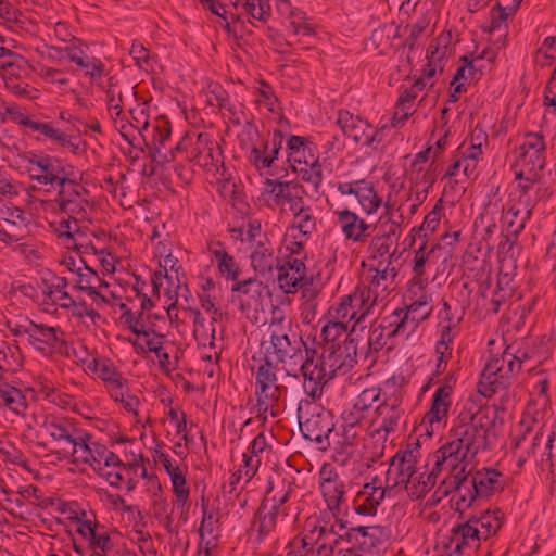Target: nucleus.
<instances>
[{"mask_svg": "<svg viewBox=\"0 0 556 556\" xmlns=\"http://www.w3.org/2000/svg\"><path fill=\"white\" fill-rule=\"evenodd\" d=\"M382 393H383V383L378 388H369L365 389L355 400L354 403V410L357 413H363L369 407L372 406L374 403L378 401H382Z\"/></svg>", "mask_w": 556, "mask_h": 556, "instance_id": "62", "label": "nucleus"}, {"mask_svg": "<svg viewBox=\"0 0 556 556\" xmlns=\"http://www.w3.org/2000/svg\"><path fill=\"white\" fill-rule=\"evenodd\" d=\"M30 129L39 132L45 138L50 139L62 148H71L74 153H77L78 146L72 142L71 137L58 128H54L50 123L33 122Z\"/></svg>", "mask_w": 556, "mask_h": 556, "instance_id": "54", "label": "nucleus"}, {"mask_svg": "<svg viewBox=\"0 0 556 556\" xmlns=\"http://www.w3.org/2000/svg\"><path fill=\"white\" fill-rule=\"evenodd\" d=\"M482 141H486V136L479 131L477 135H471L469 142L464 141L456 153L463 157L464 163V178L470 179L475 176L477 169V162L482 155Z\"/></svg>", "mask_w": 556, "mask_h": 556, "instance_id": "40", "label": "nucleus"}, {"mask_svg": "<svg viewBox=\"0 0 556 556\" xmlns=\"http://www.w3.org/2000/svg\"><path fill=\"white\" fill-rule=\"evenodd\" d=\"M544 191L545 190L542 188H536L534 194L513 191L510 193L509 204L520 210L521 215H525L527 213L531 216L532 211L535 207L536 202L539 200L540 193Z\"/></svg>", "mask_w": 556, "mask_h": 556, "instance_id": "58", "label": "nucleus"}, {"mask_svg": "<svg viewBox=\"0 0 556 556\" xmlns=\"http://www.w3.org/2000/svg\"><path fill=\"white\" fill-rule=\"evenodd\" d=\"M333 318L341 319L348 323V325L353 321L350 331L351 336L356 332L357 327L372 312V308L367 306L366 300L355 289L354 292L342 298L339 305L333 308Z\"/></svg>", "mask_w": 556, "mask_h": 556, "instance_id": "22", "label": "nucleus"}, {"mask_svg": "<svg viewBox=\"0 0 556 556\" xmlns=\"http://www.w3.org/2000/svg\"><path fill=\"white\" fill-rule=\"evenodd\" d=\"M0 241L18 242L29 235L30 215L18 207H7L1 211Z\"/></svg>", "mask_w": 556, "mask_h": 556, "instance_id": "17", "label": "nucleus"}, {"mask_svg": "<svg viewBox=\"0 0 556 556\" xmlns=\"http://www.w3.org/2000/svg\"><path fill=\"white\" fill-rule=\"evenodd\" d=\"M396 275V269L389 267V264L382 267L371 265L357 285L356 291L366 300L367 306L374 309L390 294Z\"/></svg>", "mask_w": 556, "mask_h": 556, "instance_id": "11", "label": "nucleus"}, {"mask_svg": "<svg viewBox=\"0 0 556 556\" xmlns=\"http://www.w3.org/2000/svg\"><path fill=\"white\" fill-rule=\"evenodd\" d=\"M521 1L522 0H517L516 3L510 8L509 12H507V8L502 7L500 2H497L496 5L492 8L490 12V23L482 28L489 34H495L496 31L500 33L498 38L494 40L497 49L504 48L506 46L507 26L505 23L509 15L514 14L518 10Z\"/></svg>", "mask_w": 556, "mask_h": 556, "instance_id": "41", "label": "nucleus"}, {"mask_svg": "<svg viewBox=\"0 0 556 556\" xmlns=\"http://www.w3.org/2000/svg\"><path fill=\"white\" fill-rule=\"evenodd\" d=\"M176 150H187L190 162L213 175L218 174L224 165L223 151L218 142L206 132L199 134L193 142L190 139H182L176 146Z\"/></svg>", "mask_w": 556, "mask_h": 556, "instance_id": "9", "label": "nucleus"}, {"mask_svg": "<svg viewBox=\"0 0 556 556\" xmlns=\"http://www.w3.org/2000/svg\"><path fill=\"white\" fill-rule=\"evenodd\" d=\"M257 361V357H253ZM255 376V396H256V417L266 421L268 414L273 418L279 415V401L281 396V387L278 386L276 368L267 354L258 358V365L254 371Z\"/></svg>", "mask_w": 556, "mask_h": 556, "instance_id": "4", "label": "nucleus"}, {"mask_svg": "<svg viewBox=\"0 0 556 556\" xmlns=\"http://www.w3.org/2000/svg\"><path fill=\"white\" fill-rule=\"evenodd\" d=\"M305 343L292 327H275L270 333V348L280 363L294 359L302 354Z\"/></svg>", "mask_w": 556, "mask_h": 556, "instance_id": "20", "label": "nucleus"}, {"mask_svg": "<svg viewBox=\"0 0 556 556\" xmlns=\"http://www.w3.org/2000/svg\"><path fill=\"white\" fill-rule=\"evenodd\" d=\"M379 229V233L370 237L367 249L368 258L378 261L377 266L382 267L384 264H389V267H392L397 241L402 233L401 224L399 222L380 223Z\"/></svg>", "mask_w": 556, "mask_h": 556, "instance_id": "13", "label": "nucleus"}, {"mask_svg": "<svg viewBox=\"0 0 556 556\" xmlns=\"http://www.w3.org/2000/svg\"><path fill=\"white\" fill-rule=\"evenodd\" d=\"M433 468L438 473L443 471L447 472V476L443 479L442 483L445 485V493L451 491H457L459 494V502L466 503V495L463 494V490H468V475L467 470L469 462L475 458L469 452L456 444V442H448L442 445L434 454Z\"/></svg>", "mask_w": 556, "mask_h": 556, "instance_id": "2", "label": "nucleus"}, {"mask_svg": "<svg viewBox=\"0 0 556 556\" xmlns=\"http://www.w3.org/2000/svg\"><path fill=\"white\" fill-rule=\"evenodd\" d=\"M349 331L348 323L341 319L327 321L321 328L320 337L327 343H333Z\"/></svg>", "mask_w": 556, "mask_h": 556, "instance_id": "61", "label": "nucleus"}, {"mask_svg": "<svg viewBox=\"0 0 556 556\" xmlns=\"http://www.w3.org/2000/svg\"><path fill=\"white\" fill-rule=\"evenodd\" d=\"M291 213L293 214V227L308 238L317 227V217L314 210L309 205H305L303 200Z\"/></svg>", "mask_w": 556, "mask_h": 556, "instance_id": "50", "label": "nucleus"}, {"mask_svg": "<svg viewBox=\"0 0 556 556\" xmlns=\"http://www.w3.org/2000/svg\"><path fill=\"white\" fill-rule=\"evenodd\" d=\"M520 427L522 433L517 438L515 447L526 451L528 457L535 455L543 439V426L536 419L523 417Z\"/></svg>", "mask_w": 556, "mask_h": 556, "instance_id": "39", "label": "nucleus"}, {"mask_svg": "<svg viewBox=\"0 0 556 556\" xmlns=\"http://www.w3.org/2000/svg\"><path fill=\"white\" fill-rule=\"evenodd\" d=\"M301 372L304 378V391L313 400L320 397L324 387L332 380L326 365L321 363L320 354L315 350L306 349V357L301 365Z\"/></svg>", "mask_w": 556, "mask_h": 556, "instance_id": "15", "label": "nucleus"}, {"mask_svg": "<svg viewBox=\"0 0 556 556\" xmlns=\"http://www.w3.org/2000/svg\"><path fill=\"white\" fill-rule=\"evenodd\" d=\"M83 263L84 267H78L76 270L77 279L74 288L86 292L98 305L108 304L109 300L102 291L109 288V283L96 270L87 266L84 261Z\"/></svg>", "mask_w": 556, "mask_h": 556, "instance_id": "30", "label": "nucleus"}, {"mask_svg": "<svg viewBox=\"0 0 556 556\" xmlns=\"http://www.w3.org/2000/svg\"><path fill=\"white\" fill-rule=\"evenodd\" d=\"M337 225L346 241L365 244L371 237L375 227L349 208L336 210Z\"/></svg>", "mask_w": 556, "mask_h": 556, "instance_id": "19", "label": "nucleus"}, {"mask_svg": "<svg viewBox=\"0 0 556 556\" xmlns=\"http://www.w3.org/2000/svg\"><path fill=\"white\" fill-rule=\"evenodd\" d=\"M39 426L51 438L62 457L64 450L70 448L83 431L74 418L54 414L43 416Z\"/></svg>", "mask_w": 556, "mask_h": 556, "instance_id": "14", "label": "nucleus"}, {"mask_svg": "<svg viewBox=\"0 0 556 556\" xmlns=\"http://www.w3.org/2000/svg\"><path fill=\"white\" fill-rule=\"evenodd\" d=\"M337 123L346 137L362 146H370L374 137H371V125L367 121L348 111H340Z\"/></svg>", "mask_w": 556, "mask_h": 556, "instance_id": "34", "label": "nucleus"}, {"mask_svg": "<svg viewBox=\"0 0 556 556\" xmlns=\"http://www.w3.org/2000/svg\"><path fill=\"white\" fill-rule=\"evenodd\" d=\"M251 253L252 267L262 275L271 273L276 257L274 256V248L269 241L257 240Z\"/></svg>", "mask_w": 556, "mask_h": 556, "instance_id": "49", "label": "nucleus"}, {"mask_svg": "<svg viewBox=\"0 0 556 556\" xmlns=\"http://www.w3.org/2000/svg\"><path fill=\"white\" fill-rule=\"evenodd\" d=\"M241 4L244 11L253 18L266 21L270 14V5L268 0H237V4Z\"/></svg>", "mask_w": 556, "mask_h": 556, "instance_id": "59", "label": "nucleus"}, {"mask_svg": "<svg viewBox=\"0 0 556 556\" xmlns=\"http://www.w3.org/2000/svg\"><path fill=\"white\" fill-rule=\"evenodd\" d=\"M111 397L123 405V407L134 415H138V407L140 401L137 396L130 394L128 386L124 384L122 388L116 389L110 393Z\"/></svg>", "mask_w": 556, "mask_h": 556, "instance_id": "64", "label": "nucleus"}, {"mask_svg": "<svg viewBox=\"0 0 556 556\" xmlns=\"http://www.w3.org/2000/svg\"><path fill=\"white\" fill-rule=\"evenodd\" d=\"M530 217L527 213L521 215L520 210L509 204L506 212L503 213L502 220L508 233L518 236L525 229L526 223Z\"/></svg>", "mask_w": 556, "mask_h": 556, "instance_id": "56", "label": "nucleus"}, {"mask_svg": "<svg viewBox=\"0 0 556 556\" xmlns=\"http://www.w3.org/2000/svg\"><path fill=\"white\" fill-rule=\"evenodd\" d=\"M78 180L79 176L74 169L71 173V176H66L58 185L59 192L55 201L59 208H62L74 201H81V198L87 197L88 191L78 182Z\"/></svg>", "mask_w": 556, "mask_h": 556, "instance_id": "45", "label": "nucleus"}, {"mask_svg": "<svg viewBox=\"0 0 556 556\" xmlns=\"http://www.w3.org/2000/svg\"><path fill=\"white\" fill-rule=\"evenodd\" d=\"M292 489L288 484L271 497L266 496L257 508L253 528L256 540L262 542L275 533L277 528L286 521H295L299 517V508L290 503Z\"/></svg>", "mask_w": 556, "mask_h": 556, "instance_id": "3", "label": "nucleus"}, {"mask_svg": "<svg viewBox=\"0 0 556 556\" xmlns=\"http://www.w3.org/2000/svg\"><path fill=\"white\" fill-rule=\"evenodd\" d=\"M455 383V377L448 375L444 378L443 383L435 390L432 396L431 407L422 420V425L428 424L431 431L434 430V426L439 427L441 421L446 419L452 405V394Z\"/></svg>", "mask_w": 556, "mask_h": 556, "instance_id": "21", "label": "nucleus"}, {"mask_svg": "<svg viewBox=\"0 0 556 556\" xmlns=\"http://www.w3.org/2000/svg\"><path fill=\"white\" fill-rule=\"evenodd\" d=\"M343 530L345 522L337 519L329 528L315 526L309 531V551L308 556H334V549L339 545L343 535L339 534L336 528Z\"/></svg>", "mask_w": 556, "mask_h": 556, "instance_id": "18", "label": "nucleus"}, {"mask_svg": "<svg viewBox=\"0 0 556 556\" xmlns=\"http://www.w3.org/2000/svg\"><path fill=\"white\" fill-rule=\"evenodd\" d=\"M492 427L489 416L481 410L463 412L453 428V442L476 456L489 448L488 434Z\"/></svg>", "mask_w": 556, "mask_h": 556, "instance_id": "5", "label": "nucleus"}, {"mask_svg": "<svg viewBox=\"0 0 556 556\" xmlns=\"http://www.w3.org/2000/svg\"><path fill=\"white\" fill-rule=\"evenodd\" d=\"M0 405L12 413L24 416L28 404L26 395L0 377Z\"/></svg>", "mask_w": 556, "mask_h": 556, "instance_id": "46", "label": "nucleus"}, {"mask_svg": "<svg viewBox=\"0 0 556 556\" xmlns=\"http://www.w3.org/2000/svg\"><path fill=\"white\" fill-rule=\"evenodd\" d=\"M293 170L296 172L302 181L311 184L314 191L318 192L323 182V168L318 161H313L308 164L307 161H304V165L300 168L295 167L293 164L291 165Z\"/></svg>", "mask_w": 556, "mask_h": 556, "instance_id": "55", "label": "nucleus"}, {"mask_svg": "<svg viewBox=\"0 0 556 556\" xmlns=\"http://www.w3.org/2000/svg\"><path fill=\"white\" fill-rule=\"evenodd\" d=\"M300 428L309 441L316 442L321 450L331 444V434L334 429L333 416L314 402H301L298 408Z\"/></svg>", "mask_w": 556, "mask_h": 556, "instance_id": "7", "label": "nucleus"}, {"mask_svg": "<svg viewBox=\"0 0 556 556\" xmlns=\"http://www.w3.org/2000/svg\"><path fill=\"white\" fill-rule=\"evenodd\" d=\"M390 530L383 526H358L351 528L345 536L355 542L363 552L379 551L390 539Z\"/></svg>", "mask_w": 556, "mask_h": 556, "instance_id": "29", "label": "nucleus"}, {"mask_svg": "<svg viewBox=\"0 0 556 556\" xmlns=\"http://www.w3.org/2000/svg\"><path fill=\"white\" fill-rule=\"evenodd\" d=\"M416 456L410 450L403 453H396L390 463V467L386 476V485L389 491L404 486L409 483L413 476L416 473Z\"/></svg>", "mask_w": 556, "mask_h": 556, "instance_id": "26", "label": "nucleus"}, {"mask_svg": "<svg viewBox=\"0 0 556 556\" xmlns=\"http://www.w3.org/2000/svg\"><path fill=\"white\" fill-rule=\"evenodd\" d=\"M338 191L342 195H355L363 211L367 215L377 213L382 206L383 199L375 189L374 185L366 180H355L351 182H340Z\"/></svg>", "mask_w": 556, "mask_h": 556, "instance_id": "28", "label": "nucleus"}, {"mask_svg": "<svg viewBox=\"0 0 556 556\" xmlns=\"http://www.w3.org/2000/svg\"><path fill=\"white\" fill-rule=\"evenodd\" d=\"M78 223L74 219L61 220L56 228L59 236L72 240L73 245L77 249L83 247V243H78V240L85 236V231L78 226Z\"/></svg>", "mask_w": 556, "mask_h": 556, "instance_id": "63", "label": "nucleus"}, {"mask_svg": "<svg viewBox=\"0 0 556 556\" xmlns=\"http://www.w3.org/2000/svg\"><path fill=\"white\" fill-rule=\"evenodd\" d=\"M36 286L42 287L43 304L59 305L63 309L75 306L74 298L67 292L68 280L64 277H53V280L41 277Z\"/></svg>", "mask_w": 556, "mask_h": 556, "instance_id": "31", "label": "nucleus"}, {"mask_svg": "<svg viewBox=\"0 0 556 556\" xmlns=\"http://www.w3.org/2000/svg\"><path fill=\"white\" fill-rule=\"evenodd\" d=\"M377 478L371 483H365L354 497L353 505L357 515L374 516L378 506L382 503L389 489L376 485Z\"/></svg>", "mask_w": 556, "mask_h": 556, "instance_id": "33", "label": "nucleus"}, {"mask_svg": "<svg viewBox=\"0 0 556 556\" xmlns=\"http://www.w3.org/2000/svg\"><path fill=\"white\" fill-rule=\"evenodd\" d=\"M402 402L403 391L397 384L396 378L387 379L383 382L382 401L376 407L375 417L371 420L375 433L383 432V438L387 439L390 433L397 430L404 415Z\"/></svg>", "mask_w": 556, "mask_h": 556, "instance_id": "6", "label": "nucleus"}, {"mask_svg": "<svg viewBox=\"0 0 556 556\" xmlns=\"http://www.w3.org/2000/svg\"><path fill=\"white\" fill-rule=\"evenodd\" d=\"M231 290L238 293L242 307L255 311L262 306L264 299L270 294L267 286L253 278L236 282Z\"/></svg>", "mask_w": 556, "mask_h": 556, "instance_id": "36", "label": "nucleus"}, {"mask_svg": "<svg viewBox=\"0 0 556 556\" xmlns=\"http://www.w3.org/2000/svg\"><path fill=\"white\" fill-rule=\"evenodd\" d=\"M320 491L336 520L342 509L344 503L345 485L339 478V475L332 469L324 466L320 470Z\"/></svg>", "mask_w": 556, "mask_h": 556, "instance_id": "27", "label": "nucleus"}, {"mask_svg": "<svg viewBox=\"0 0 556 556\" xmlns=\"http://www.w3.org/2000/svg\"><path fill=\"white\" fill-rule=\"evenodd\" d=\"M265 193L274 205L281 208L288 205L291 212L301 204L305 191L302 185L294 181L266 179Z\"/></svg>", "mask_w": 556, "mask_h": 556, "instance_id": "25", "label": "nucleus"}, {"mask_svg": "<svg viewBox=\"0 0 556 556\" xmlns=\"http://www.w3.org/2000/svg\"><path fill=\"white\" fill-rule=\"evenodd\" d=\"M282 141L281 131H275L270 141H262L260 146H253L249 156L250 162L258 170L269 168L278 157Z\"/></svg>", "mask_w": 556, "mask_h": 556, "instance_id": "37", "label": "nucleus"}, {"mask_svg": "<svg viewBox=\"0 0 556 556\" xmlns=\"http://www.w3.org/2000/svg\"><path fill=\"white\" fill-rule=\"evenodd\" d=\"M74 441L70 448L64 450L63 458H72V463L75 465H89L94 460L92 457L93 446L97 442L92 440V435L87 431L83 430Z\"/></svg>", "mask_w": 556, "mask_h": 556, "instance_id": "44", "label": "nucleus"}, {"mask_svg": "<svg viewBox=\"0 0 556 556\" xmlns=\"http://www.w3.org/2000/svg\"><path fill=\"white\" fill-rule=\"evenodd\" d=\"M439 473L433 467L428 473H415L409 483L406 484L405 491L409 497L418 500L435 485Z\"/></svg>", "mask_w": 556, "mask_h": 556, "instance_id": "51", "label": "nucleus"}, {"mask_svg": "<svg viewBox=\"0 0 556 556\" xmlns=\"http://www.w3.org/2000/svg\"><path fill=\"white\" fill-rule=\"evenodd\" d=\"M395 337H409L399 323L397 316L391 314L382 318L379 323H372L368 331V353L381 351L388 344V341Z\"/></svg>", "mask_w": 556, "mask_h": 556, "instance_id": "23", "label": "nucleus"}, {"mask_svg": "<svg viewBox=\"0 0 556 556\" xmlns=\"http://www.w3.org/2000/svg\"><path fill=\"white\" fill-rule=\"evenodd\" d=\"M448 43L447 37H439L435 42H432L427 50L428 63L422 71V77L429 83V87L434 85L433 78L438 74H442L444 64L443 59L446 53Z\"/></svg>", "mask_w": 556, "mask_h": 556, "instance_id": "42", "label": "nucleus"}, {"mask_svg": "<svg viewBox=\"0 0 556 556\" xmlns=\"http://www.w3.org/2000/svg\"><path fill=\"white\" fill-rule=\"evenodd\" d=\"M64 336L60 327L34 323L29 331V343L40 351L46 349L61 351L66 346Z\"/></svg>", "mask_w": 556, "mask_h": 556, "instance_id": "35", "label": "nucleus"}, {"mask_svg": "<svg viewBox=\"0 0 556 556\" xmlns=\"http://www.w3.org/2000/svg\"><path fill=\"white\" fill-rule=\"evenodd\" d=\"M356 344L354 339L345 341L343 346L331 345L324 348L320 356L321 363L326 365L331 379L337 376L346 375L356 364Z\"/></svg>", "mask_w": 556, "mask_h": 556, "instance_id": "16", "label": "nucleus"}, {"mask_svg": "<svg viewBox=\"0 0 556 556\" xmlns=\"http://www.w3.org/2000/svg\"><path fill=\"white\" fill-rule=\"evenodd\" d=\"M278 281L285 293H295L299 289L311 285L305 264L299 258H290L279 268Z\"/></svg>", "mask_w": 556, "mask_h": 556, "instance_id": "32", "label": "nucleus"}, {"mask_svg": "<svg viewBox=\"0 0 556 556\" xmlns=\"http://www.w3.org/2000/svg\"><path fill=\"white\" fill-rule=\"evenodd\" d=\"M270 446L267 444L264 433H258L251 442L248 452L243 454V468L245 481L249 482L256 473L262 457L268 453Z\"/></svg>", "mask_w": 556, "mask_h": 556, "instance_id": "43", "label": "nucleus"}, {"mask_svg": "<svg viewBox=\"0 0 556 556\" xmlns=\"http://www.w3.org/2000/svg\"><path fill=\"white\" fill-rule=\"evenodd\" d=\"M502 473L495 469L483 468L468 476V490H463V494L469 495V502L465 506H470L477 496H490L504 489L501 480Z\"/></svg>", "mask_w": 556, "mask_h": 556, "instance_id": "24", "label": "nucleus"}, {"mask_svg": "<svg viewBox=\"0 0 556 556\" xmlns=\"http://www.w3.org/2000/svg\"><path fill=\"white\" fill-rule=\"evenodd\" d=\"M203 507V518L199 529L202 540H206L207 545L215 546L220 536V519L222 513L219 509L208 508L206 505Z\"/></svg>", "mask_w": 556, "mask_h": 556, "instance_id": "47", "label": "nucleus"}, {"mask_svg": "<svg viewBox=\"0 0 556 556\" xmlns=\"http://www.w3.org/2000/svg\"><path fill=\"white\" fill-rule=\"evenodd\" d=\"M92 369L105 383L109 393L127 384V379L123 377L122 372L108 358L94 359Z\"/></svg>", "mask_w": 556, "mask_h": 556, "instance_id": "48", "label": "nucleus"}, {"mask_svg": "<svg viewBox=\"0 0 556 556\" xmlns=\"http://www.w3.org/2000/svg\"><path fill=\"white\" fill-rule=\"evenodd\" d=\"M106 105L111 117H119L123 121V108L125 104V94L123 87L115 81L114 77H110L105 87Z\"/></svg>", "mask_w": 556, "mask_h": 556, "instance_id": "53", "label": "nucleus"}, {"mask_svg": "<svg viewBox=\"0 0 556 556\" xmlns=\"http://www.w3.org/2000/svg\"><path fill=\"white\" fill-rule=\"evenodd\" d=\"M502 519L500 509L471 515L466 521L452 528L447 547L456 554H463L466 549L476 551L482 541L498 532L503 526Z\"/></svg>", "mask_w": 556, "mask_h": 556, "instance_id": "1", "label": "nucleus"}, {"mask_svg": "<svg viewBox=\"0 0 556 556\" xmlns=\"http://www.w3.org/2000/svg\"><path fill=\"white\" fill-rule=\"evenodd\" d=\"M514 163L511 168L519 172V176L528 175L534 177L535 174L542 175L545 167V153L536 151H527L515 149L513 151Z\"/></svg>", "mask_w": 556, "mask_h": 556, "instance_id": "38", "label": "nucleus"}, {"mask_svg": "<svg viewBox=\"0 0 556 556\" xmlns=\"http://www.w3.org/2000/svg\"><path fill=\"white\" fill-rule=\"evenodd\" d=\"M25 161L27 163L25 168L30 179L40 185H59L74 170L71 164L49 155L30 153L25 156Z\"/></svg>", "mask_w": 556, "mask_h": 556, "instance_id": "12", "label": "nucleus"}, {"mask_svg": "<svg viewBox=\"0 0 556 556\" xmlns=\"http://www.w3.org/2000/svg\"><path fill=\"white\" fill-rule=\"evenodd\" d=\"M465 65L460 66L452 81V85L459 81V80H478L483 75V71L486 70V66L484 64H479V60L469 59V56L464 55L462 58Z\"/></svg>", "mask_w": 556, "mask_h": 556, "instance_id": "57", "label": "nucleus"}, {"mask_svg": "<svg viewBox=\"0 0 556 556\" xmlns=\"http://www.w3.org/2000/svg\"><path fill=\"white\" fill-rule=\"evenodd\" d=\"M432 253L433 249L428 251L426 244L421 245L415 251L413 260L414 276L409 281V286H429V277L426 273V265L429 263V258Z\"/></svg>", "mask_w": 556, "mask_h": 556, "instance_id": "52", "label": "nucleus"}, {"mask_svg": "<svg viewBox=\"0 0 556 556\" xmlns=\"http://www.w3.org/2000/svg\"><path fill=\"white\" fill-rule=\"evenodd\" d=\"M428 286H408L405 308L395 309L392 314L397 316L402 328L409 336L418 328L420 323L427 320L432 313V295Z\"/></svg>", "mask_w": 556, "mask_h": 556, "instance_id": "10", "label": "nucleus"}, {"mask_svg": "<svg viewBox=\"0 0 556 556\" xmlns=\"http://www.w3.org/2000/svg\"><path fill=\"white\" fill-rule=\"evenodd\" d=\"M521 370V357L505 351L501 358H492L485 365L480 381L478 392L484 397H492L501 390L509 386V377Z\"/></svg>", "mask_w": 556, "mask_h": 556, "instance_id": "8", "label": "nucleus"}, {"mask_svg": "<svg viewBox=\"0 0 556 556\" xmlns=\"http://www.w3.org/2000/svg\"><path fill=\"white\" fill-rule=\"evenodd\" d=\"M91 210L92 206L89 204L87 197L81 198V201H74L60 208L61 212L66 213L70 216V219H74L76 222H89V211Z\"/></svg>", "mask_w": 556, "mask_h": 556, "instance_id": "60", "label": "nucleus"}]
</instances>
